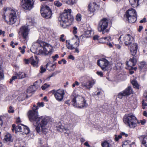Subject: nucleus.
I'll return each instance as SVG.
<instances>
[{"label": "nucleus", "mask_w": 147, "mask_h": 147, "mask_svg": "<svg viewBox=\"0 0 147 147\" xmlns=\"http://www.w3.org/2000/svg\"><path fill=\"white\" fill-rule=\"evenodd\" d=\"M46 71V69L45 68H44L42 66L40 67V71L41 73H43L45 72Z\"/></svg>", "instance_id": "nucleus-50"}, {"label": "nucleus", "mask_w": 147, "mask_h": 147, "mask_svg": "<svg viewBox=\"0 0 147 147\" xmlns=\"http://www.w3.org/2000/svg\"><path fill=\"white\" fill-rule=\"evenodd\" d=\"M85 34L87 35V36H85V35H81L80 36V38L81 39H83V38H85L86 37H88L91 36V31L90 30H88L86 32Z\"/></svg>", "instance_id": "nucleus-28"}, {"label": "nucleus", "mask_w": 147, "mask_h": 147, "mask_svg": "<svg viewBox=\"0 0 147 147\" xmlns=\"http://www.w3.org/2000/svg\"><path fill=\"white\" fill-rule=\"evenodd\" d=\"M109 21L106 18L102 19L99 22L98 26V30L99 32H102V34L105 33L104 30H106L108 27Z\"/></svg>", "instance_id": "nucleus-11"}, {"label": "nucleus", "mask_w": 147, "mask_h": 147, "mask_svg": "<svg viewBox=\"0 0 147 147\" xmlns=\"http://www.w3.org/2000/svg\"><path fill=\"white\" fill-rule=\"evenodd\" d=\"M3 74L2 70L1 69V67H0V78L1 79L3 78Z\"/></svg>", "instance_id": "nucleus-46"}, {"label": "nucleus", "mask_w": 147, "mask_h": 147, "mask_svg": "<svg viewBox=\"0 0 147 147\" xmlns=\"http://www.w3.org/2000/svg\"><path fill=\"white\" fill-rule=\"evenodd\" d=\"M130 4L133 7H137L138 5L139 0H129Z\"/></svg>", "instance_id": "nucleus-26"}, {"label": "nucleus", "mask_w": 147, "mask_h": 147, "mask_svg": "<svg viewBox=\"0 0 147 147\" xmlns=\"http://www.w3.org/2000/svg\"><path fill=\"white\" fill-rule=\"evenodd\" d=\"M72 104L74 107L78 108H86L88 106L84 97L73 92L72 94Z\"/></svg>", "instance_id": "nucleus-4"}, {"label": "nucleus", "mask_w": 147, "mask_h": 147, "mask_svg": "<svg viewBox=\"0 0 147 147\" xmlns=\"http://www.w3.org/2000/svg\"><path fill=\"white\" fill-rule=\"evenodd\" d=\"M50 86V85L47 84L45 83L42 86L41 88L42 90H45L46 88L49 87Z\"/></svg>", "instance_id": "nucleus-39"}, {"label": "nucleus", "mask_w": 147, "mask_h": 147, "mask_svg": "<svg viewBox=\"0 0 147 147\" xmlns=\"http://www.w3.org/2000/svg\"><path fill=\"white\" fill-rule=\"evenodd\" d=\"M131 83L133 85L134 88H138V85L137 82L135 80H133L131 81Z\"/></svg>", "instance_id": "nucleus-36"}, {"label": "nucleus", "mask_w": 147, "mask_h": 147, "mask_svg": "<svg viewBox=\"0 0 147 147\" xmlns=\"http://www.w3.org/2000/svg\"><path fill=\"white\" fill-rule=\"evenodd\" d=\"M59 58V56L57 54H56L54 56H52V58L53 59V61H55L57 58Z\"/></svg>", "instance_id": "nucleus-47"}, {"label": "nucleus", "mask_w": 147, "mask_h": 147, "mask_svg": "<svg viewBox=\"0 0 147 147\" xmlns=\"http://www.w3.org/2000/svg\"><path fill=\"white\" fill-rule=\"evenodd\" d=\"M125 16L128 22L131 23H134L137 20L136 12L133 9L131 8L126 11Z\"/></svg>", "instance_id": "nucleus-7"}, {"label": "nucleus", "mask_w": 147, "mask_h": 147, "mask_svg": "<svg viewBox=\"0 0 147 147\" xmlns=\"http://www.w3.org/2000/svg\"><path fill=\"white\" fill-rule=\"evenodd\" d=\"M37 83V81L35 82L34 84V85L33 86H31L28 88L26 92L27 93V94L26 95L27 98L31 96L32 94L31 93L33 92H34L36 90L38 87V85H37L36 84Z\"/></svg>", "instance_id": "nucleus-16"}, {"label": "nucleus", "mask_w": 147, "mask_h": 147, "mask_svg": "<svg viewBox=\"0 0 147 147\" xmlns=\"http://www.w3.org/2000/svg\"><path fill=\"white\" fill-rule=\"evenodd\" d=\"M139 66L141 69H147V65L145 62H141L139 64Z\"/></svg>", "instance_id": "nucleus-30"}, {"label": "nucleus", "mask_w": 147, "mask_h": 147, "mask_svg": "<svg viewBox=\"0 0 147 147\" xmlns=\"http://www.w3.org/2000/svg\"><path fill=\"white\" fill-rule=\"evenodd\" d=\"M78 117H75L70 119L69 121L70 124H73L78 121Z\"/></svg>", "instance_id": "nucleus-31"}, {"label": "nucleus", "mask_w": 147, "mask_h": 147, "mask_svg": "<svg viewBox=\"0 0 147 147\" xmlns=\"http://www.w3.org/2000/svg\"><path fill=\"white\" fill-rule=\"evenodd\" d=\"M34 2V0H22V7L24 9L30 10L33 7Z\"/></svg>", "instance_id": "nucleus-10"}, {"label": "nucleus", "mask_w": 147, "mask_h": 147, "mask_svg": "<svg viewBox=\"0 0 147 147\" xmlns=\"http://www.w3.org/2000/svg\"><path fill=\"white\" fill-rule=\"evenodd\" d=\"M51 93L54 95L56 99L59 101L62 100L63 99L65 92L64 90L59 89L57 90H53L51 91Z\"/></svg>", "instance_id": "nucleus-13"}, {"label": "nucleus", "mask_w": 147, "mask_h": 147, "mask_svg": "<svg viewBox=\"0 0 147 147\" xmlns=\"http://www.w3.org/2000/svg\"><path fill=\"white\" fill-rule=\"evenodd\" d=\"M64 36V34H62L61 35V37L60 38V40L61 41H62V42H64L65 40V39L64 38H63Z\"/></svg>", "instance_id": "nucleus-51"}, {"label": "nucleus", "mask_w": 147, "mask_h": 147, "mask_svg": "<svg viewBox=\"0 0 147 147\" xmlns=\"http://www.w3.org/2000/svg\"><path fill=\"white\" fill-rule=\"evenodd\" d=\"M99 7V5L98 3L94 2L93 3L92 6L90 7V5L89 6V9L90 12L93 13L96 10L98 9Z\"/></svg>", "instance_id": "nucleus-21"}, {"label": "nucleus", "mask_w": 147, "mask_h": 147, "mask_svg": "<svg viewBox=\"0 0 147 147\" xmlns=\"http://www.w3.org/2000/svg\"><path fill=\"white\" fill-rule=\"evenodd\" d=\"M94 83V82L93 81H89L87 83L83 82L82 84V86L89 89L92 87Z\"/></svg>", "instance_id": "nucleus-22"}, {"label": "nucleus", "mask_w": 147, "mask_h": 147, "mask_svg": "<svg viewBox=\"0 0 147 147\" xmlns=\"http://www.w3.org/2000/svg\"><path fill=\"white\" fill-rule=\"evenodd\" d=\"M46 66L47 69L50 71L53 70L56 67L55 64H52L50 62L48 63Z\"/></svg>", "instance_id": "nucleus-24"}, {"label": "nucleus", "mask_w": 147, "mask_h": 147, "mask_svg": "<svg viewBox=\"0 0 147 147\" xmlns=\"http://www.w3.org/2000/svg\"><path fill=\"white\" fill-rule=\"evenodd\" d=\"M80 41L78 39L75 42L74 44L75 45V47H77L79 45Z\"/></svg>", "instance_id": "nucleus-42"}, {"label": "nucleus", "mask_w": 147, "mask_h": 147, "mask_svg": "<svg viewBox=\"0 0 147 147\" xmlns=\"http://www.w3.org/2000/svg\"><path fill=\"white\" fill-rule=\"evenodd\" d=\"M25 62L26 64H28L29 63H30V59H25Z\"/></svg>", "instance_id": "nucleus-62"}, {"label": "nucleus", "mask_w": 147, "mask_h": 147, "mask_svg": "<svg viewBox=\"0 0 147 147\" xmlns=\"http://www.w3.org/2000/svg\"><path fill=\"white\" fill-rule=\"evenodd\" d=\"M144 97L147 99V91L144 92Z\"/></svg>", "instance_id": "nucleus-63"}, {"label": "nucleus", "mask_w": 147, "mask_h": 147, "mask_svg": "<svg viewBox=\"0 0 147 147\" xmlns=\"http://www.w3.org/2000/svg\"><path fill=\"white\" fill-rule=\"evenodd\" d=\"M71 11V9H65L59 17V20L60 22V25L63 28L69 26L74 21L73 17L70 14Z\"/></svg>", "instance_id": "nucleus-2"}, {"label": "nucleus", "mask_w": 147, "mask_h": 147, "mask_svg": "<svg viewBox=\"0 0 147 147\" xmlns=\"http://www.w3.org/2000/svg\"><path fill=\"white\" fill-rule=\"evenodd\" d=\"M110 37L109 36L107 37H105L104 38H102L101 39V40H109V39H110Z\"/></svg>", "instance_id": "nucleus-58"}, {"label": "nucleus", "mask_w": 147, "mask_h": 147, "mask_svg": "<svg viewBox=\"0 0 147 147\" xmlns=\"http://www.w3.org/2000/svg\"><path fill=\"white\" fill-rule=\"evenodd\" d=\"M4 14L3 15V18L5 22L10 24H13L16 21L17 16L16 11L11 8H4Z\"/></svg>", "instance_id": "nucleus-3"}, {"label": "nucleus", "mask_w": 147, "mask_h": 147, "mask_svg": "<svg viewBox=\"0 0 147 147\" xmlns=\"http://www.w3.org/2000/svg\"><path fill=\"white\" fill-rule=\"evenodd\" d=\"M97 64L104 71L108 70L111 67L110 62L105 58H102L98 61Z\"/></svg>", "instance_id": "nucleus-8"}, {"label": "nucleus", "mask_w": 147, "mask_h": 147, "mask_svg": "<svg viewBox=\"0 0 147 147\" xmlns=\"http://www.w3.org/2000/svg\"><path fill=\"white\" fill-rule=\"evenodd\" d=\"M19 49L20 50V52L22 53L23 54L24 53L25 51V49H22L21 47H19Z\"/></svg>", "instance_id": "nucleus-52"}, {"label": "nucleus", "mask_w": 147, "mask_h": 147, "mask_svg": "<svg viewBox=\"0 0 147 147\" xmlns=\"http://www.w3.org/2000/svg\"><path fill=\"white\" fill-rule=\"evenodd\" d=\"M79 85V83L77 81H76L75 82L72 84V86L74 88L76 86H78Z\"/></svg>", "instance_id": "nucleus-48"}, {"label": "nucleus", "mask_w": 147, "mask_h": 147, "mask_svg": "<svg viewBox=\"0 0 147 147\" xmlns=\"http://www.w3.org/2000/svg\"><path fill=\"white\" fill-rule=\"evenodd\" d=\"M96 73L98 75L100 76L101 77H102L103 76V73L101 71H97Z\"/></svg>", "instance_id": "nucleus-56"}, {"label": "nucleus", "mask_w": 147, "mask_h": 147, "mask_svg": "<svg viewBox=\"0 0 147 147\" xmlns=\"http://www.w3.org/2000/svg\"><path fill=\"white\" fill-rule=\"evenodd\" d=\"M73 33L74 34H76L77 33V28L75 27H74L73 28Z\"/></svg>", "instance_id": "nucleus-54"}, {"label": "nucleus", "mask_w": 147, "mask_h": 147, "mask_svg": "<svg viewBox=\"0 0 147 147\" xmlns=\"http://www.w3.org/2000/svg\"><path fill=\"white\" fill-rule=\"evenodd\" d=\"M38 107L34 105L32 110L29 111L28 115L29 120L32 122L36 127V130L38 133L42 131L44 127L48 122V118L45 117H39L38 115Z\"/></svg>", "instance_id": "nucleus-1"}, {"label": "nucleus", "mask_w": 147, "mask_h": 147, "mask_svg": "<svg viewBox=\"0 0 147 147\" xmlns=\"http://www.w3.org/2000/svg\"><path fill=\"white\" fill-rule=\"evenodd\" d=\"M24 126V125L21 124H20L18 125L16 127V129L15 130V133H16L18 132H22L23 130L22 129H23L22 126Z\"/></svg>", "instance_id": "nucleus-27"}, {"label": "nucleus", "mask_w": 147, "mask_h": 147, "mask_svg": "<svg viewBox=\"0 0 147 147\" xmlns=\"http://www.w3.org/2000/svg\"><path fill=\"white\" fill-rule=\"evenodd\" d=\"M76 0H68V1H66V3L67 4L70 5L74 4L76 3Z\"/></svg>", "instance_id": "nucleus-37"}, {"label": "nucleus", "mask_w": 147, "mask_h": 147, "mask_svg": "<svg viewBox=\"0 0 147 147\" xmlns=\"http://www.w3.org/2000/svg\"><path fill=\"white\" fill-rule=\"evenodd\" d=\"M102 147H112V145L108 141H105L101 143Z\"/></svg>", "instance_id": "nucleus-29"}, {"label": "nucleus", "mask_w": 147, "mask_h": 147, "mask_svg": "<svg viewBox=\"0 0 147 147\" xmlns=\"http://www.w3.org/2000/svg\"><path fill=\"white\" fill-rule=\"evenodd\" d=\"M59 73V72L58 71H56L55 72L52 73L51 74L49 75L46 79V80L47 81H49L50 80L51 78L53 77V76H55L57 74Z\"/></svg>", "instance_id": "nucleus-35"}, {"label": "nucleus", "mask_w": 147, "mask_h": 147, "mask_svg": "<svg viewBox=\"0 0 147 147\" xmlns=\"http://www.w3.org/2000/svg\"><path fill=\"white\" fill-rule=\"evenodd\" d=\"M142 108L143 109H144L145 108V107L147 106V104L146 103L144 102V100L142 101Z\"/></svg>", "instance_id": "nucleus-45"}, {"label": "nucleus", "mask_w": 147, "mask_h": 147, "mask_svg": "<svg viewBox=\"0 0 147 147\" xmlns=\"http://www.w3.org/2000/svg\"><path fill=\"white\" fill-rule=\"evenodd\" d=\"M12 127L13 128L12 129V130L13 132H14V131H15V130L16 129V125L15 124H13L12 125Z\"/></svg>", "instance_id": "nucleus-57"}, {"label": "nucleus", "mask_w": 147, "mask_h": 147, "mask_svg": "<svg viewBox=\"0 0 147 147\" xmlns=\"http://www.w3.org/2000/svg\"><path fill=\"white\" fill-rule=\"evenodd\" d=\"M40 47L41 48L39 50L38 54L51 55V51L50 50L49 51L47 50L49 46L48 45L47 43H41L40 45Z\"/></svg>", "instance_id": "nucleus-14"}, {"label": "nucleus", "mask_w": 147, "mask_h": 147, "mask_svg": "<svg viewBox=\"0 0 147 147\" xmlns=\"http://www.w3.org/2000/svg\"><path fill=\"white\" fill-rule=\"evenodd\" d=\"M4 140H5L6 142L8 143L13 141V139H12L11 136L9 134H7L5 136Z\"/></svg>", "instance_id": "nucleus-25"}, {"label": "nucleus", "mask_w": 147, "mask_h": 147, "mask_svg": "<svg viewBox=\"0 0 147 147\" xmlns=\"http://www.w3.org/2000/svg\"><path fill=\"white\" fill-rule=\"evenodd\" d=\"M69 58L73 60H74L75 59L74 57L71 55H70L69 56Z\"/></svg>", "instance_id": "nucleus-60"}, {"label": "nucleus", "mask_w": 147, "mask_h": 147, "mask_svg": "<svg viewBox=\"0 0 147 147\" xmlns=\"http://www.w3.org/2000/svg\"><path fill=\"white\" fill-rule=\"evenodd\" d=\"M139 138L142 144L146 147H147V136H140Z\"/></svg>", "instance_id": "nucleus-23"}, {"label": "nucleus", "mask_w": 147, "mask_h": 147, "mask_svg": "<svg viewBox=\"0 0 147 147\" xmlns=\"http://www.w3.org/2000/svg\"><path fill=\"white\" fill-rule=\"evenodd\" d=\"M146 22V18H144L143 19L141 20L140 22L141 23H144Z\"/></svg>", "instance_id": "nucleus-53"}, {"label": "nucleus", "mask_w": 147, "mask_h": 147, "mask_svg": "<svg viewBox=\"0 0 147 147\" xmlns=\"http://www.w3.org/2000/svg\"><path fill=\"white\" fill-rule=\"evenodd\" d=\"M123 121L130 128H134L137 126V123H140L136 117L131 114L125 115L123 117Z\"/></svg>", "instance_id": "nucleus-6"}, {"label": "nucleus", "mask_w": 147, "mask_h": 147, "mask_svg": "<svg viewBox=\"0 0 147 147\" xmlns=\"http://www.w3.org/2000/svg\"><path fill=\"white\" fill-rule=\"evenodd\" d=\"M29 30L27 26H23L20 28L18 32L19 35L21 36L24 40L26 41L28 40Z\"/></svg>", "instance_id": "nucleus-9"}, {"label": "nucleus", "mask_w": 147, "mask_h": 147, "mask_svg": "<svg viewBox=\"0 0 147 147\" xmlns=\"http://www.w3.org/2000/svg\"><path fill=\"white\" fill-rule=\"evenodd\" d=\"M138 46L136 43H134L131 45L129 48L130 52L133 56L128 61L126 62V65L128 67L134 66L136 63L137 59H136V53L137 51Z\"/></svg>", "instance_id": "nucleus-5"}, {"label": "nucleus", "mask_w": 147, "mask_h": 147, "mask_svg": "<svg viewBox=\"0 0 147 147\" xmlns=\"http://www.w3.org/2000/svg\"><path fill=\"white\" fill-rule=\"evenodd\" d=\"M41 12L42 16L46 18H49L51 16L52 11L49 7L47 5L42 7Z\"/></svg>", "instance_id": "nucleus-12"}, {"label": "nucleus", "mask_w": 147, "mask_h": 147, "mask_svg": "<svg viewBox=\"0 0 147 147\" xmlns=\"http://www.w3.org/2000/svg\"><path fill=\"white\" fill-rule=\"evenodd\" d=\"M133 40V38L129 34L125 35L123 37V41L124 42L125 45L127 47L129 46Z\"/></svg>", "instance_id": "nucleus-15"}, {"label": "nucleus", "mask_w": 147, "mask_h": 147, "mask_svg": "<svg viewBox=\"0 0 147 147\" xmlns=\"http://www.w3.org/2000/svg\"><path fill=\"white\" fill-rule=\"evenodd\" d=\"M18 78V77L16 75V76H12L11 78L10 79V80L9 81L10 83H11L13 81L15 80Z\"/></svg>", "instance_id": "nucleus-40"}, {"label": "nucleus", "mask_w": 147, "mask_h": 147, "mask_svg": "<svg viewBox=\"0 0 147 147\" xmlns=\"http://www.w3.org/2000/svg\"><path fill=\"white\" fill-rule=\"evenodd\" d=\"M120 135H121V136H122V135L125 136V137H127L128 136V134H126L125 133L122 132H121Z\"/></svg>", "instance_id": "nucleus-59"}, {"label": "nucleus", "mask_w": 147, "mask_h": 147, "mask_svg": "<svg viewBox=\"0 0 147 147\" xmlns=\"http://www.w3.org/2000/svg\"><path fill=\"white\" fill-rule=\"evenodd\" d=\"M4 118V117L3 116H0V127H2L3 124V119Z\"/></svg>", "instance_id": "nucleus-43"}, {"label": "nucleus", "mask_w": 147, "mask_h": 147, "mask_svg": "<svg viewBox=\"0 0 147 147\" xmlns=\"http://www.w3.org/2000/svg\"><path fill=\"white\" fill-rule=\"evenodd\" d=\"M99 38V36L97 35H95L93 38V39L94 40H98Z\"/></svg>", "instance_id": "nucleus-55"}, {"label": "nucleus", "mask_w": 147, "mask_h": 147, "mask_svg": "<svg viewBox=\"0 0 147 147\" xmlns=\"http://www.w3.org/2000/svg\"><path fill=\"white\" fill-rule=\"evenodd\" d=\"M54 3L55 5L56 6L58 7H60L62 5L61 3L59 1H55Z\"/></svg>", "instance_id": "nucleus-38"}, {"label": "nucleus", "mask_w": 147, "mask_h": 147, "mask_svg": "<svg viewBox=\"0 0 147 147\" xmlns=\"http://www.w3.org/2000/svg\"><path fill=\"white\" fill-rule=\"evenodd\" d=\"M38 105L39 107H43L44 106V104L43 102L39 103L38 102Z\"/></svg>", "instance_id": "nucleus-61"}, {"label": "nucleus", "mask_w": 147, "mask_h": 147, "mask_svg": "<svg viewBox=\"0 0 147 147\" xmlns=\"http://www.w3.org/2000/svg\"><path fill=\"white\" fill-rule=\"evenodd\" d=\"M14 112V110L13 109L12 107L10 106L9 108V110H8V112L9 113H13Z\"/></svg>", "instance_id": "nucleus-49"}, {"label": "nucleus", "mask_w": 147, "mask_h": 147, "mask_svg": "<svg viewBox=\"0 0 147 147\" xmlns=\"http://www.w3.org/2000/svg\"><path fill=\"white\" fill-rule=\"evenodd\" d=\"M38 59L36 56H32L30 58V63L34 67H38Z\"/></svg>", "instance_id": "nucleus-18"}, {"label": "nucleus", "mask_w": 147, "mask_h": 147, "mask_svg": "<svg viewBox=\"0 0 147 147\" xmlns=\"http://www.w3.org/2000/svg\"><path fill=\"white\" fill-rule=\"evenodd\" d=\"M22 127L23 129V131L22 132L23 133L27 134L30 132L29 129L28 127L24 125V126H23Z\"/></svg>", "instance_id": "nucleus-34"}, {"label": "nucleus", "mask_w": 147, "mask_h": 147, "mask_svg": "<svg viewBox=\"0 0 147 147\" xmlns=\"http://www.w3.org/2000/svg\"><path fill=\"white\" fill-rule=\"evenodd\" d=\"M16 75L17 76L18 79H22L28 77V74L23 72L19 71L18 73H16Z\"/></svg>", "instance_id": "nucleus-20"}, {"label": "nucleus", "mask_w": 147, "mask_h": 147, "mask_svg": "<svg viewBox=\"0 0 147 147\" xmlns=\"http://www.w3.org/2000/svg\"><path fill=\"white\" fill-rule=\"evenodd\" d=\"M115 140L116 141H117L119 139H120L121 138V135H119V136H117V135H115Z\"/></svg>", "instance_id": "nucleus-41"}, {"label": "nucleus", "mask_w": 147, "mask_h": 147, "mask_svg": "<svg viewBox=\"0 0 147 147\" xmlns=\"http://www.w3.org/2000/svg\"><path fill=\"white\" fill-rule=\"evenodd\" d=\"M131 143L130 141H126L122 144V146L123 147H131Z\"/></svg>", "instance_id": "nucleus-32"}, {"label": "nucleus", "mask_w": 147, "mask_h": 147, "mask_svg": "<svg viewBox=\"0 0 147 147\" xmlns=\"http://www.w3.org/2000/svg\"><path fill=\"white\" fill-rule=\"evenodd\" d=\"M81 15L80 14H78L76 16V19L78 21H80L81 20Z\"/></svg>", "instance_id": "nucleus-44"}, {"label": "nucleus", "mask_w": 147, "mask_h": 147, "mask_svg": "<svg viewBox=\"0 0 147 147\" xmlns=\"http://www.w3.org/2000/svg\"><path fill=\"white\" fill-rule=\"evenodd\" d=\"M57 129L61 132H64L65 134H67V135H69V129L65 128L62 125H59L57 126Z\"/></svg>", "instance_id": "nucleus-19"}, {"label": "nucleus", "mask_w": 147, "mask_h": 147, "mask_svg": "<svg viewBox=\"0 0 147 147\" xmlns=\"http://www.w3.org/2000/svg\"><path fill=\"white\" fill-rule=\"evenodd\" d=\"M66 46L67 48L69 49L72 50L75 49V47L73 46V45L70 44L69 40H66Z\"/></svg>", "instance_id": "nucleus-33"}, {"label": "nucleus", "mask_w": 147, "mask_h": 147, "mask_svg": "<svg viewBox=\"0 0 147 147\" xmlns=\"http://www.w3.org/2000/svg\"><path fill=\"white\" fill-rule=\"evenodd\" d=\"M143 29V27L142 26H139V27L138 31L140 32Z\"/></svg>", "instance_id": "nucleus-64"}, {"label": "nucleus", "mask_w": 147, "mask_h": 147, "mask_svg": "<svg viewBox=\"0 0 147 147\" xmlns=\"http://www.w3.org/2000/svg\"><path fill=\"white\" fill-rule=\"evenodd\" d=\"M132 93L131 87L128 86L125 90L119 93L118 95V98L121 99L123 96H129Z\"/></svg>", "instance_id": "nucleus-17"}]
</instances>
